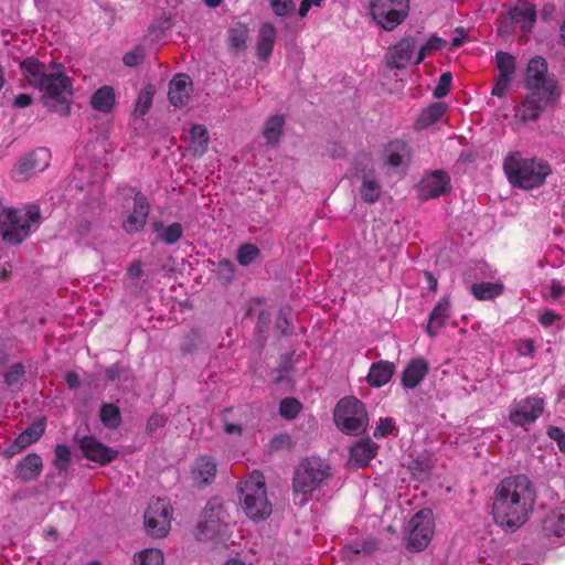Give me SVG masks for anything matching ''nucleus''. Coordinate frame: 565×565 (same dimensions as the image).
<instances>
[{"label":"nucleus","mask_w":565,"mask_h":565,"mask_svg":"<svg viewBox=\"0 0 565 565\" xmlns=\"http://www.w3.org/2000/svg\"><path fill=\"white\" fill-rule=\"evenodd\" d=\"M19 67L24 79L35 89H40L52 73L44 63L34 56L24 58Z\"/></svg>","instance_id":"nucleus-19"},{"label":"nucleus","mask_w":565,"mask_h":565,"mask_svg":"<svg viewBox=\"0 0 565 565\" xmlns=\"http://www.w3.org/2000/svg\"><path fill=\"white\" fill-rule=\"evenodd\" d=\"M115 89L111 86L105 85L98 88L90 96V106L93 109L108 114L110 113L116 103Z\"/></svg>","instance_id":"nucleus-31"},{"label":"nucleus","mask_w":565,"mask_h":565,"mask_svg":"<svg viewBox=\"0 0 565 565\" xmlns=\"http://www.w3.org/2000/svg\"><path fill=\"white\" fill-rule=\"evenodd\" d=\"M428 371L429 364L424 358L412 359L402 372V386L409 390L417 387Z\"/></svg>","instance_id":"nucleus-21"},{"label":"nucleus","mask_w":565,"mask_h":565,"mask_svg":"<svg viewBox=\"0 0 565 565\" xmlns=\"http://www.w3.org/2000/svg\"><path fill=\"white\" fill-rule=\"evenodd\" d=\"M451 316V301L449 296L441 297L434 306L426 326V332L430 338H435L445 327L446 321Z\"/></svg>","instance_id":"nucleus-20"},{"label":"nucleus","mask_w":565,"mask_h":565,"mask_svg":"<svg viewBox=\"0 0 565 565\" xmlns=\"http://www.w3.org/2000/svg\"><path fill=\"white\" fill-rule=\"evenodd\" d=\"M302 408L301 403L294 397H286L279 404V414L286 419H294Z\"/></svg>","instance_id":"nucleus-45"},{"label":"nucleus","mask_w":565,"mask_h":565,"mask_svg":"<svg viewBox=\"0 0 565 565\" xmlns=\"http://www.w3.org/2000/svg\"><path fill=\"white\" fill-rule=\"evenodd\" d=\"M238 490L241 507L249 519L262 521L271 514L263 473L253 471L247 480L238 483Z\"/></svg>","instance_id":"nucleus-6"},{"label":"nucleus","mask_w":565,"mask_h":565,"mask_svg":"<svg viewBox=\"0 0 565 565\" xmlns=\"http://www.w3.org/2000/svg\"><path fill=\"white\" fill-rule=\"evenodd\" d=\"M274 13L278 17H285L295 9L292 0H269Z\"/></svg>","instance_id":"nucleus-55"},{"label":"nucleus","mask_w":565,"mask_h":565,"mask_svg":"<svg viewBox=\"0 0 565 565\" xmlns=\"http://www.w3.org/2000/svg\"><path fill=\"white\" fill-rule=\"evenodd\" d=\"M78 446L86 459L97 462L100 466L110 463L119 455L118 450L106 446L94 436H84L78 440Z\"/></svg>","instance_id":"nucleus-15"},{"label":"nucleus","mask_w":565,"mask_h":565,"mask_svg":"<svg viewBox=\"0 0 565 565\" xmlns=\"http://www.w3.org/2000/svg\"><path fill=\"white\" fill-rule=\"evenodd\" d=\"M172 508L168 500L157 498L149 502L145 512V527L153 537H164L171 527Z\"/></svg>","instance_id":"nucleus-11"},{"label":"nucleus","mask_w":565,"mask_h":565,"mask_svg":"<svg viewBox=\"0 0 565 565\" xmlns=\"http://www.w3.org/2000/svg\"><path fill=\"white\" fill-rule=\"evenodd\" d=\"M450 191V177L443 170L426 174L418 185V196L423 201L439 198Z\"/></svg>","instance_id":"nucleus-16"},{"label":"nucleus","mask_w":565,"mask_h":565,"mask_svg":"<svg viewBox=\"0 0 565 565\" xmlns=\"http://www.w3.org/2000/svg\"><path fill=\"white\" fill-rule=\"evenodd\" d=\"M512 20L520 24L523 32H531L536 21V12L532 8L515 9L512 12Z\"/></svg>","instance_id":"nucleus-41"},{"label":"nucleus","mask_w":565,"mask_h":565,"mask_svg":"<svg viewBox=\"0 0 565 565\" xmlns=\"http://www.w3.org/2000/svg\"><path fill=\"white\" fill-rule=\"evenodd\" d=\"M51 160V152L47 148H39L22 157L12 170V178L18 181H26L38 173L44 171Z\"/></svg>","instance_id":"nucleus-13"},{"label":"nucleus","mask_w":565,"mask_h":565,"mask_svg":"<svg viewBox=\"0 0 565 565\" xmlns=\"http://www.w3.org/2000/svg\"><path fill=\"white\" fill-rule=\"evenodd\" d=\"M145 57V50L142 46L137 45L131 51L127 52L124 57L122 62L125 65L129 67H134L139 65Z\"/></svg>","instance_id":"nucleus-54"},{"label":"nucleus","mask_w":565,"mask_h":565,"mask_svg":"<svg viewBox=\"0 0 565 565\" xmlns=\"http://www.w3.org/2000/svg\"><path fill=\"white\" fill-rule=\"evenodd\" d=\"M396 430L395 420L391 417L381 418L377 426L373 431V436L376 439L385 438L388 435L394 434Z\"/></svg>","instance_id":"nucleus-50"},{"label":"nucleus","mask_w":565,"mask_h":565,"mask_svg":"<svg viewBox=\"0 0 565 565\" xmlns=\"http://www.w3.org/2000/svg\"><path fill=\"white\" fill-rule=\"evenodd\" d=\"M361 199L370 204L375 203L381 196V184L373 174H364L360 188Z\"/></svg>","instance_id":"nucleus-33"},{"label":"nucleus","mask_w":565,"mask_h":565,"mask_svg":"<svg viewBox=\"0 0 565 565\" xmlns=\"http://www.w3.org/2000/svg\"><path fill=\"white\" fill-rule=\"evenodd\" d=\"M43 92L42 103L52 113L66 117L71 114L73 81L60 64L39 89Z\"/></svg>","instance_id":"nucleus-7"},{"label":"nucleus","mask_w":565,"mask_h":565,"mask_svg":"<svg viewBox=\"0 0 565 565\" xmlns=\"http://www.w3.org/2000/svg\"><path fill=\"white\" fill-rule=\"evenodd\" d=\"M154 231L159 232V238L168 245L175 244L183 234V227L180 223L175 222L167 227H162L161 223H154Z\"/></svg>","instance_id":"nucleus-38"},{"label":"nucleus","mask_w":565,"mask_h":565,"mask_svg":"<svg viewBox=\"0 0 565 565\" xmlns=\"http://www.w3.org/2000/svg\"><path fill=\"white\" fill-rule=\"evenodd\" d=\"M249 29L243 22H236L227 31V45L232 53L238 54L246 50Z\"/></svg>","instance_id":"nucleus-30"},{"label":"nucleus","mask_w":565,"mask_h":565,"mask_svg":"<svg viewBox=\"0 0 565 565\" xmlns=\"http://www.w3.org/2000/svg\"><path fill=\"white\" fill-rule=\"evenodd\" d=\"M370 15L385 31H393L409 14V0H370Z\"/></svg>","instance_id":"nucleus-9"},{"label":"nucleus","mask_w":565,"mask_h":565,"mask_svg":"<svg viewBox=\"0 0 565 565\" xmlns=\"http://www.w3.org/2000/svg\"><path fill=\"white\" fill-rule=\"evenodd\" d=\"M191 79L186 74H177L169 83L168 97L174 107H183L191 94Z\"/></svg>","instance_id":"nucleus-22"},{"label":"nucleus","mask_w":565,"mask_h":565,"mask_svg":"<svg viewBox=\"0 0 565 565\" xmlns=\"http://www.w3.org/2000/svg\"><path fill=\"white\" fill-rule=\"evenodd\" d=\"M546 529L555 536H563L565 534V514L562 512L553 513L546 521Z\"/></svg>","instance_id":"nucleus-47"},{"label":"nucleus","mask_w":565,"mask_h":565,"mask_svg":"<svg viewBox=\"0 0 565 565\" xmlns=\"http://www.w3.org/2000/svg\"><path fill=\"white\" fill-rule=\"evenodd\" d=\"M191 148L195 156H203L209 146V132L203 125H193L190 129Z\"/></svg>","instance_id":"nucleus-34"},{"label":"nucleus","mask_w":565,"mask_h":565,"mask_svg":"<svg viewBox=\"0 0 565 565\" xmlns=\"http://www.w3.org/2000/svg\"><path fill=\"white\" fill-rule=\"evenodd\" d=\"M451 82V74L449 72L443 73L438 79L436 87L434 88L433 96L435 98L445 97L450 90Z\"/></svg>","instance_id":"nucleus-53"},{"label":"nucleus","mask_w":565,"mask_h":565,"mask_svg":"<svg viewBox=\"0 0 565 565\" xmlns=\"http://www.w3.org/2000/svg\"><path fill=\"white\" fill-rule=\"evenodd\" d=\"M416 49V40L413 36H404L397 43L388 47L386 65L391 70L405 68L412 61Z\"/></svg>","instance_id":"nucleus-17"},{"label":"nucleus","mask_w":565,"mask_h":565,"mask_svg":"<svg viewBox=\"0 0 565 565\" xmlns=\"http://www.w3.org/2000/svg\"><path fill=\"white\" fill-rule=\"evenodd\" d=\"M260 254V250L257 246L246 243L238 247L236 259L239 265L248 266L250 265Z\"/></svg>","instance_id":"nucleus-44"},{"label":"nucleus","mask_w":565,"mask_h":565,"mask_svg":"<svg viewBox=\"0 0 565 565\" xmlns=\"http://www.w3.org/2000/svg\"><path fill=\"white\" fill-rule=\"evenodd\" d=\"M226 518L223 503L216 498L209 500L196 525L195 537L203 542L215 539L226 526Z\"/></svg>","instance_id":"nucleus-10"},{"label":"nucleus","mask_w":565,"mask_h":565,"mask_svg":"<svg viewBox=\"0 0 565 565\" xmlns=\"http://www.w3.org/2000/svg\"><path fill=\"white\" fill-rule=\"evenodd\" d=\"M333 416L338 428L349 435L364 431L367 425L364 404L353 396L340 399Z\"/></svg>","instance_id":"nucleus-8"},{"label":"nucleus","mask_w":565,"mask_h":565,"mask_svg":"<svg viewBox=\"0 0 565 565\" xmlns=\"http://www.w3.org/2000/svg\"><path fill=\"white\" fill-rule=\"evenodd\" d=\"M408 153V147L405 142L393 141L386 149V163L391 167H399Z\"/></svg>","instance_id":"nucleus-36"},{"label":"nucleus","mask_w":565,"mask_h":565,"mask_svg":"<svg viewBox=\"0 0 565 565\" xmlns=\"http://www.w3.org/2000/svg\"><path fill=\"white\" fill-rule=\"evenodd\" d=\"M544 409V401L537 396H527L514 403L510 409V422L520 427H525L537 420Z\"/></svg>","instance_id":"nucleus-14"},{"label":"nucleus","mask_w":565,"mask_h":565,"mask_svg":"<svg viewBox=\"0 0 565 565\" xmlns=\"http://www.w3.org/2000/svg\"><path fill=\"white\" fill-rule=\"evenodd\" d=\"M92 232V223L87 220H81L75 227L76 242L84 239Z\"/></svg>","instance_id":"nucleus-60"},{"label":"nucleus","mask_w":565,"mask_h":565,"mask_svg":"<svg viewBox=\"0 0 565 565\" xmlns=\"http://www.w3.org/2000/svg\"><path fill=\"white\" fill-rule=\"evenodd\" d=\"M555 77L554 74L548 73V65L544 57L534 56L532 57L526 66L524 87L536 84L541 81Z\"/></svg>","instance_id":"nucleus-27"},{"label":"nucleus","mask_w":565,"mask_h":565,"mask_svg":"<svg viewBox=\"0 0 565 565\" xmlns=\"http://www.w3.org/2000/svg\"><path fill=\"white\" fill-rule=\"evenodd\" d=\"M534 352V341L532 339L521 340L518 345V353L522 356H530Z\"/></svg>","instance_id":"nucleus-63"},{"label":"nucleus","mask_w":565,"mask_h":565,"mask_svg":"<svg viewBox=\"0 0 565 565\" xmlns=\"http://www.w3.org/2000/svg\"><path fill=\"white\" fill-rule=\"evenodd\" d=\"M547 436L557 443L558 449L565 452V433L562 428L556 426H550L547 428Z\"/></svg>","instance_id":"nucleus-58"},{"label":"nucleus","mask_w":565,"mask_h":565,"mask_svg":"<svg viewBox=\"0 0 565 565\" xmlns=\"http://www.w3.org/2000/svg\"><path fill=\"white\" fill-rule=\"evenodd\" d=\"M231 408H226L223 411L222 416L224 419L223 429L227 435H241L243 429L241 425L232 424L226 420V415L231 412Z\"/></svg>","instance_id":"nucleus-61"},{"label":"nucleus","mask_w":565,"mask_h":565,"mask_svg":"<svg viewBox=\"0 0 565 565\" xmlns=\"http://www.w3.org/2000/svg\"><path fill=\"white\" fill-rule=\"evenodd\" d=\"M55 460L54 466L60 471H65L71 461V450L66 445H57L54 450Z\"/></svg>","instance_id":"nucleus-48"},{"label":"nucleus","mask_w":565,"mask_h":565,"mask_svg":"<svg viewBox=\"0 0 565 565\" xmlns=\"http://www.w3.org/2000/svg\"><path fill=\"white\" fill-rule=\"evenodd\" d=\"M495 66L500 76L512 78L516 70L515 57L510 53L498 51L495 53Z\"/></svg>","instance_id":"nucleus-40"},{"label":"nucleus","mask_w":565,"mask_h":565,"mask_svg":"<svg viewBox=\"0 0 565 565\" xmlns=\"http://www.w3.org/2000/svg\"><path fill=\"white\" fill-rule=\"evenodd\" d=\"M511 81L512 78L510 77L498 75L495 83L491 89V94L497 97L504 96L510 86Z\"/></svg>","instance_id":"nucleus-57"},{"label":"nucleus","mask_w":565,"mask_h":565,"mask_svg":"<svg viewBox=\"0 0 565 565\" xmlns=\"http://www.w3.org/2000/svg\"><path fill=\"white\" fill-rule=\"evenodd\" d=\"M503 169L511 184L525 190L541 186L552 172L546 161L526 159L520 152L508 156L504 159Z\"/></svg>","instance_id":"nucleus-4"},{"label":"nucleus","mask_w":565,"mask_h":565,"mask_svg":"<svg viewBox=\"0 0 565 565\" xmlns=\"http://www.w3.org/2000/svg\"><path fill=\"white\" fill-rule=\"evenodd\" d=\"M407 548L411 552H420L427 547L434 534L433 513L428 509L418 511L409 522Z\"/></svg>","instance_id":"nucleus-12"},{"label":"nucleus","mask_w":565,"mask_h":565,"mask_svg":"<svg viewBox=\"0 0 565 565\" xmlns=\"http://www.w3.org/2000/svg\"><path fill=\"white\" fill-rule=\"evenodd\" d=\"M565 294V286L557 279H552L550 285V298L557 300Z\"/></svg>","instance_id":"nucleus-62"},{"label":"nucleus","mask_w":565,"mask_h":565,"mask_svg":"<svg viewBox=\"0 0 565 565\" xmlns=\"http://www.w3.org/2000/svg\"><path fill=\"white\" fill-rule=\"evenodd\" d=\"M447 42L443 38L431 35L427 42L420 46L417 56L414 61L415 65L420 64L427 56L433 55L435 52L443 50Z\"/></svg>","instance_id":"nucleus-39"},{"label":"nucleus","mask_w":565,"mask_h":565,"mask_svg":"<svg viewBox=\"0 0 565 565\" xmlns=\"http://www.w3.org/2000/svg\"><path fill=\"white\" fill-rule=\"evenodd\" d=\"M152 99H153L152 92H150L148 89L140 92L138 99L136 102V105H135V114L139 117L145 116L149 111V109L152 105Z\"/></svg>","instance_id":"nucleus-49"},{"label":"nucleus","mask_w":565,"mask_h":565,"mask_svg":"<svg viewBox=\"0 0 565 565\" xmlns=\"http://www.w3.org/2000/svg\"><path fill=\"white\" fill-rule=\"evenodd\" d=\"M40 222L39 205L28 204L24 207V213L21 214L14 209H4L0 201V233L6 244L19 245L30 235L33 227H39Z\"/></svg>","instance_id":"nucleus-3"},{"label":"nucleus","mask_w":565,"mask_h":565,"mask_svg":"<svg viewBox=\"0 0 565 565\" xmlns=\"http://www.w3.org/2000/svg\"><path fill=\"white\" fill-rule=\"evenodd\" d=\"M331 466L327 460L311 456L305 458L296 468L292 478L294 501L303 507L316 490L331 477Z\"/></svg>","instance_id":"nucleus-2"},{"label":"nucleus","mask_w":565,"mask_h":565,"mask_svg":"<svg viewBox=\"0 0 565 565\" xmlns=\"http://www.w3.org/2000/svg\"><path fill=\"white\" fill-rule=\"evenodd\" d=\"M284 124L285 118L284 116L280 115H274L267 119L263 130V135L268 143L275 145L278 142L282 132Z\"/></svg>","instance_id":"nucleus-35"},{"label":"nucleus","mask_w":565,"mask_h":565,"mask_svg":"<svg viewBox=\"0 0 565 565\" xmlns=\"http://www.w3.org/2000/svg\"><path fill=\"white\" fill-rule=\"evenodd\" d=\"M412 475L418 479L424 480L429 476L430 460L425 458H417L409 463Z\"/></svg>","instance_id":"nucleus-46"},{"label":"nucleus","mask_w":565,"mask_h":565,"mask_svg":"<svg viewBox=\"0 0 565 565\" xmlns=\"http://www.w3.org/2000/svg\"><path fill=\"white\" fill-rule=\"evenodd\" d=\"M43 462L38 454H29L17 465L15 477L23 481L35 480L42 472Z\"/></svg>","instance_id":"nucleus-26"},{"label":"nucleus","mask_w":565,"mask_h":565,"mask_svg":"<svg viewBox=\"0 0 565 565\" xmlns=\"http://www.w3.org/2000/svg\"><path fill=\"white\" fill-rule=\"evenodd\" d=\"M24 366L21 363H15L4 372V383L9 386H12L17 384L24 376Z\"/></svg>","instance_id":"nucleus-51"},{"label":"nucleus","mask_w":565,"mask_h":565,"mask_svg":"<svg viewBox=\"0 0 565 565\" xmlns=\"http://www.w3.org/2000/svg\"><path fill=\"white\" fill-rule=\"evenodd\" d=\"M350 548L355 554L370 555V554L374 553L379 548V545H377V542L375 540L366 539V540L356 541V542L352 543L350 545Z\"/></svg>","instance_id":"nucleus-52"},{"label":"nucleus","mask_w":565,"mask_h":565,"mask_svg":"<svg viewBox=\"0 0 565 565\" xmlns=\"http://www.w3.org/2000/svg\"><path fill=\"white\" fill-rule=\"evenodd\" d=\"M377 448L370 438L361 439L350 448V460L353 466L364 468L376 456Z\"/></svg>","instance_id":"nucleus-23"},{"label":"nucleus","mask_w":565,"mask_h":565,"mask_svg":"<svg viewBox=\"0 0 565 565\" xmlns=\"http://www.w3.org/2000/svg\"><path fill=\"white\" fill-rule=\"evenodd\" d=\"M216 476V462L211 456H200L192 470L193 480L201 484L211 483Z\"/></svg>","instance_id":"nucleus-28"},{"label":"nucleus","mask_w":565,"mask_h":565,"mask_svg":"<svg viewBox=\"0 0 565 565\" xmlns=\"http://www.w3.org/2000/svg\"><path fill=\"white\" fill-rule=\"evenodd\" d=\"M276 42V28L274 24L263 23L258 30L256 41V54L259 60L267 61L274 50Z\"/></svg>","instance_id":"nucleus-25"},{"label":"nucleus","mask_w":565,"mask_h":565,"mask_svg":"<svg viewBox=\"0 0 565 565\" xmlns=\"http://www.w3.org/2000/svg\"><path fill=\"white\" fill-rule=\"evenodd\" d=\"M99 417L104 426L115 429L121 424L119 407L115 404H103L99 411Z\"/></svg>","instance_id":"nucleus-37"},{"label":"nucleus","mask_w":565,"mask_h":565,"mask_svg":"<svg viewBox=\"0 0 565 565\" xmlns=\"http://www.w3.org/2000/svg\"><path fill=\"white\" fill-rule=\"evenodd\" d=\"M446 105L443 103H435L427 107L419 116L418 122L423 126H430L441 119L445 115Z\"/></svg>","instance_id":"nucleus-43"},{"label":"nucleus","mask_w":565,"mask_h":565,"mask_svg":"<svg viewBox=\"0 0 565 565\" xmlns=\"http://www.w3.org/2000/svg\"><path fill=\"white\" fill-rule=\"evenodd\" d=\"M168 422V418L163 414L154 413L152 414L146 425L147 434H153L157 429L163 427Z\"/></svg>","instance_id":"nucleus-56"},{"label":"nucleus","mask_w":565,"mask_h":565,"mask_svg":"<svg viewBox=\"0 0 565 565\" xmlns=\"http://www.w3.org/2000/svg\"><path fill=\"white\" fill-rule=\"evenodd\" d=\"M536 499V488L526 475L503 478L492 498L495 524L511 531L520 529L533 513Z\"/></svg>","instance_id":"nucleus-1"},{"label":"nucleus","mask_w":565,"mask_h":565,"mask_svg":"<svg viewBox=\"0 0 565 565\" xmlns=\"http://www.w3.org/2000/svg\"><path fill=\"white\" fill-rule=\"evenodd\" d=\"M143 275L141 262L135 260L127 268V276L130 279H138Z\"/></svg>","instance_id":"nucleus-64"},{"label":"nucleus","mask_w":565,"mask_h":565,"mask_svg":"<svg viewBox=\"0 0 565 565\" xmlns=\"http://www.w3.org/2000/svg\"><path fill=\"white\" fill-rule=\"evenodd\" d=\"M525 88L527 94L515 114V117L523 122L536 121L547 106L559 102L562 95V87L556 76L525 86Z\"/></svg>","instance_id":"nucleus-5"},{"label":"nucleus","mask_w":565,"mask_h":565,"mask_svg":"<svg viewBox=\"0 0 565 565\" xmlns=\"http://www.w3.org/2000/svg\"><path fill=\"white\" fill-rule=\"evenodd\" d=\"M396 366L393 362L381 360L371 364L366 382L372 387H382L387 384L395 373Z\"/></svg>","instance_id":"nucleus-24"},{"label":"nucleus","mask_w":565,"mask_h":565,"mask_svg":"<svg viewBox=\"0 0 565 565\" xmlns=\"http://www.w3.org/2000/svg\"><path fill=\"white\" fill-rule=\"evenodd\" d=\"M150 213V203L147 196L140 191L134 195V207L129 215L122 222V228L128 234L140 232L147 222Z\"/></svg>","instance_id":"nucleus-18"},{"label":"nucleus","mask_w":565,"mask_h":565,"mask_svg":"<svg viewBox=\"0 0 565 565\" xmlns=\"http://www.w3.org/2000/svg\"><path fill=\"white\" fill-rule=\"evenodd\" d=\"M561 319L562 316L559 313L555 312L552 309H546L540 315L539 322L543 327L548 328L553 326L556 321H559Z\"/></svg>","instance_id":"nucleus-59"},{"label":"nucleus","mask_w":565,"mask_h":565,"mask_svg":"<svg viewBox=\"0 0 565 565\" xmlns=\"http://www.w3.org/2000/svg\"><path fill=\"white\" fill-rule=\"evenodd\" d=\"M163 554L158 548H146L134 555V565H163Z\"/></svg>","instance_id":"nucleus-42"},{"label":"nucleus","mask_w":565,"mask_h":565,"mask_svg":"<svg viewBox=\"0 0 565 565\" xmlns=\"http://www.w3.org/2000/svg\"><path fill=\"white\" fill-rule=\"evenodd\" d=\"M503 289L502 282L482 281L471 286V294L477 300L484 301L501 296Z\"/></svg>","instance_id":"nucleus-32"},{"label":"nucleus","mask_w":565,"mask_h":565,"mask_svg":"<svg viewBox=\"0 0 565 565\" xmlns=\"http://www.w3.org/2000/svg\"><path fill=\"white\" fill-rule=\"evenodd\" d=\"M45 426L43 423L38 422L24 429L10 446L12 454H17L29 447L31 444L38 441L44 434Z\"/></svg>","instance_id":"nucleus-29"}]
</instances>
